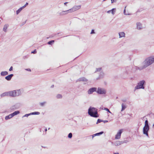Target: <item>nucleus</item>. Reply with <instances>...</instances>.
<instances>
[{
	"instance_id": "1",
	"label": "nucleus",
	"mask_w": 154,
	"mask_h": 154,
	"mask_svg": "<svg viewBox=\"0 0 154 154\" xmlns=\"http://www.w3.org/2000/svg\"><path fill=\"white\" fill-rule=\"evenodd\" d=\"M154 62V57H150L147 59H146L143 63V66L140 68L138 67V69L141 70L142 69H143L144 68H145L148 66H149L151 64H152L153 62Z\"/></svg>"
},
{
	"instance_id": "2",
	"label": "nucleus",
	"mask_w": 154,
	"mask_h": 154,
	"mask_svg": "<svg viewBox=\"0 0 154 154\" xmlns=\"http://www.w3.org/2000/svg\"><path fill=\"white\" fill-rule=\"evenodd\" d=\"M88 114L91 117L97 118L99 116L97 109L95 108L90 107L88 110Z\"/></svg>"
},
{
	"instance_id": "3",
	"label": "nucleus",
	"mask_w": 154,
	"mask_h": 154,
	"mask_svg": "<svg viewBox=\"0 0 154 154\" xmlns=\"http://www.w3.org/2000/svg\"><path fill=\"white\" fill-rule=\"evenodd\" d=\"M9 96L14 97L19 96L20 94V90H17L8 91Z\"/></svg>"
},
{
	"instance_id": "4",
	"label": "nucleus",
	"mask_w": 154,
	"mask_h": 154,
	"mask_svg": "<svg viewBox=\"0 0 154 154\" xmlns=\"http://www.w3.org/2000/svg\"><path fill=\"white\" fill-rule=\"evenodd\" d=\"M145 83V82L144 80H142L140 81L137 84V85L136 86L135 88V90L139 89H143L144 88L143 86L144 84Z\"/></svg>"
},
{
	"instance_id": "5",
	"label": "nucleus",
	"mask_w": 154,
	"mask_h": 154,
	"mask_svg": "<svg viewBox=\"0 0 154 154\" xmlns=\"http://www.w3.org/2000/svg\"><path fill=\"white\" fill-rule=\"evenodd\" d=\"M97 92L99 94H104L106 93V90L104 88L99 87Z\"/></svg>"
},
{
	"instance_id": "6",
	"label": "nucleus",
	"mask_w": 154,
	"mask_h": 154,
	"mask_svg": "<svg viewBox=\"0 0 154 154\" xmlns=\"http://www.w3.org/2000/svg\"><path fill=\"white\" fill-rule=\"evenodd\" d=\"M81 7V5L78 6L75 5L72 8L69 9L70 13L73 12L80 9Z\"/></svg>"
},
{
	"instance_id": "7",
	"label": "nucleus",
	"mask_w": 154,
	"mask_h": 154,
	"mask_svg": "<svg viewBox=\"0 0 154 154\" xmlns=\"http://www.w3.org/2000/svg\"><path fill=\"white\" fill-rule=\"evenodd\" d=\"M123 131V129H121L119 130L117 133L115 135V139L116 140L119 139L121 136V134Z\"/></svg>"
},
{
	"instance_id": "8",
	"label": "nucleus",
	"mask_w": 154,
	"mask_h": 154,
	"mask_svg": "<svg viewBox=\"0 0 154 154\" xmlns=\"http://www.w3.org/2000/svg\"><path fill=\"white\" fill-rule=\"evenodd\" d=\"M149 129V127H144L143 129V133L147 136H148V131Z\"/></svg>"
},
{
	"instance_id": "9",
	"label": "nucleus",
	"mask_w": 154,
	"mask_h": 154,
	"mask_svg": "<svg viewBox=\"0 0 154 154\" xmlns=\"http://www.w3.org/2000/svg\"><path fill=\"white\" fill-rule=\"evenodd\" d=\"M97 88L93 87L89 89L88 91V94H91L94 91H96L97 90Z\"/></svg>"
},
{
	"instance_id": "10",
	"label": "nucleus",
	"mask_w": 154,
	"mask_h": 154,
	"mask_svg": "<svg viewBox=\"0 0 154 154\" xmlns=\"http://www.w3.org/2000/svg\"><path fill=\"white\" fill-rule=\"evenodd\" d=\"M69 13H70L69 10H67L65 11H63L59 13L60 16H63Z\"/></svg>"
},
{
	"instance_id": "11",
	"label": "nucleus",
	"mask_w": 154,
	"mask_h": 154,
	"mask_svg": "<svg viewBox=\"0 0 154 154\" xmlns=\"http://www.w3.org/2000/svg\"><path fill=\"white\" fill-rule=\"evenodd\" d=\"M112 144L115 146H118L122 144V142L121 141H116L114 143L112 142Z\"/></svg>"
},
{
	"instance_id": "12",
	"label": "nucleus",
	"mask_w": 154,
	"mask_h": 154,
	"mask_svg": "<svg viewBox=\"0 0 154 154\" xmlns=\"http://www.w3.org/2000/svg\"><path fill=\"white\" fill-rule=\"evenodd\" d=\"M14 76V75L13 74H11L8 75L6 76L5 77V79L7 80V81H10L12 77Z\"/></svg>"
},
{
	"instance_id": "13",
	"label": "nucleus",
	"mask_w": 154,
	"mask_h": 154,
	"mask_svg": "<svg viewBox=\"0 0 154 154\" xmlns=\"http://www.w3.org/2000/svg\"><path fill=\"white\" fill-rule=\"evenodd\" d=\"M131 67L130 66H127L125 68V71H124L125 74H128V71L131 70Z\"/></svg>"
},
{
	"instance_id": "14",
	"label": "nucleus",
	"mask_w": 154,
	"mask_h": 154,
	"mask_svg": "<svg viewBox=\"0 0 154 154\" xmlns=\"http://www.w3.org/2000/svg\"><path fill=\"white\" fill-rule=\"evenodd\" d=\"M78 81L87 82L88 79L84 77H82L78 79Z\"/></svg>"
},
{
	"instance_id": "15",
	"label": "nucleus",
	"mask_w": 154,
	"mask_h": 154,
	"mask_svg": "<svg viewBox=\"0 0 154 154\" xmlns=\"http://www.w3.org/2000/svg\"><path fill=\"white\" fill-rule=\"evenodd\" d=\"M137 28L138 29H142V25L140 23H137Z\"/></svg>"
},
{
	"instance_id": "16",
	"label": "nucleus",
	"mask_w": 154,
	"mask_h": 154,
	"mask_svg": "<svg viewBox=\"0 0 154 154\" xmlns=\"http://www.w3.org/2000/svg\"><path fill=\"white\" fill-rule=\"evenodd\" d=\"M103 133V131H101L99 133H97L96 134H94L92 135V139H93L94 137L95 136H99L100 135L102 134Z\"/></svg>"
},
{
	"instance_id": "17",
	"label": "nucleus",
	"mask_w": 154,
	"mask_h": 154,
	"mask_svg": "<svg viewBox=\"0 0 154 154\" xmlns=\"http://www.w3.org/2000/svg\"><path fill=\"white\" fill-rule=\"evenodd\" d=\"M119 38L125 37V34L124 32H122L119 33Z\"/></svg>"
},
{
	"instance_id": "18",
	"label": "nucleus",
	"mask_w": 154,
	"mask_h": 154,
	"mask_svg": "<svg viewBox=\"0 0 154 154\" xmlns=\"http://www.w3.org/2000/svg\"><path fill=\"white\" fill-rule=\"evenodd\" d=\"M8 96H9L8 91L5 92L1 95V97Z\"/></svg>"
},
{
	"instance_id": "19",
	"label": "nucleus",
	"mask_w": 154,
	"mask_h": 154,
	"mask_svg": "<svg viewBox=\"0 0 154 154\" xmlns=\"http://www.w3.org/2000/svg\"><path fill=\"white\" fill-rule=\"evenodd\" d=\"M8 74V72L6 71L2 72L1 73V75L2 76H4Z\"/></svg>"
},
{
	"instance_id": "20",
	"label": "nucleus",
	"mask_w": 154,
	"mask_h": 154,
	"mask_svg": "<svg viewBox=\"0 0 154 154\" xmlns=\"http://www.w3.org/2000/svg\"><path fill=\"white\" fill-rule=\"evenodd\" d=\"M8 26H9V25H8V24H5L4 26L3 30V31L5 32H7V29L8 28Z\"/></svg>"
},
{
	"instance_id": "21",
	"label": "nucleus",
	"mask_w": 154,
	"mask_h": 154,
	"mask_svg": "<svg viewBox=\"0 0 154 154\" xmlns=\"http://www.w3.org/2000/svg\"><path fill=\"white\" fill-rule=\"evenodd\" d=\"M13 117V115H12V114H10L8 115V116H6L5 117V119L6 120H8V119L12 118Z\"/></svg>"
},
{
	"instance_id": "22",
	"label": "nucleus",
	"mask_w": 154,
	"mask_h": 154,
	"mask_svg": "<svg viewBox=\"0 0 154 154\" xmlns=\"http://www.w3.org/2000/svg\"><path fill=\"white\" fill-rule=\"evenodd\" d=\"M116 10V8H112L111 10L108 11L107 12V13L109 14L110 13H111L113 15L115 13L113 11Z\"/></svg>"
},
{
	"instance_id": "23",
	"label": "nucleus",
	"mask_w": 154,
	"mask_h": 154,
	"mask_svg": "<svg viewBox=\"0 0 154 154\" xmlns=\"http://www.w3.org/2000/svg\"><path fill=\"white\" fill-rule=\"evenodd\" d=\"M20 113V112L19 111H16L15 112H14L13 113H11L12 115H13V116L16 115L18 114H19Z\"/></svg>"
},
{
	"instance_id": "24",
	"label": "nucleus",
	"mask_w": 154,
	"mask_h": 154,
	"mask_svg": "<svg viewBox=\"0 0 154 154\" xmlns=\"http://www.w3.org/2000/svg\"><path fill=\"white\" fill-rule=\"evenodd\" d=\"M29 115H39L40 114V112H31L29 113Z\"/></svg>"
},
{
	"instance_id": "25",
	"label": "nucleus",
	"mask_w": 154,
	"mask_h": 154,
	"mask_svg": "<svg viewBox=\"0 0 154 154\" xmlns=\"http://www.w3.org/2000/svg\"><path fill=\"white\" fill-rule=\"evenodd\" d=\"M122 108L121 111H122L124 110L126 108V106L124 105V103H122Z\"/></svg>"
},
{
	"instance_id": "26",
	"label": "nucleus",
	"mask_w": 154,
	"mask_h": 154,
	"mask_svg": "<svg viewBox=\"0 0 154 154\" xmlns=\"http://www.w3.org/2000/svg\"><path fill=\"white\" fill-rule=\"evenodd\" d=\"M104 75V73L102 72H101L99 75V78L101 79L103 77Z\"/></svg>"
},
{
	"instance_id": "27",
	"label": "nucleus",
	"mask_w": 154,
	"mask_h": 154,
	"mask_svg": "<svg viewBox=\"0 0 154 154\" xmlns=\"http://www.w3.org/2000/svg\"><path fill=\"white\" fill-rule=\"evenodd\" d=\"M144 127H149L148 125V122L147 120H146L145 122V126Z\"/></svg>"
},
{
	"instance_id": "28",
	"label": "nucleus",
	"mask_w": 154,
	"mask_h": 154,
	"mask_svg": "<svg viewBox=\"0 0 154 154\" xmlns=\"http://www.w3.org/2000/svg\"><path fill=\"white\" fill-rule=\"evenodd\" d=\"M23 9L21 7L18 10L16 11V14H18Z\"/></svg>"
},
{
	"instance_id": "29",
	"label": "nucleus",
	"mask_w": 154,
	"mask_h": 154,
	"mask_svg": "<svg viewBox=\"0 0 154 154\" xmlns=\"http://www.w3.org/2000/svg\"><path fill=\"white\" fill-rule=\"evenodd\" d=\"M56 97L58 99H60L62 98V96L61 94H58L56 96Z\"/></svg>"
},
{
	"instance_id": "30",
	"label": "nucleus",
	"mask_w": 154,
	"mask_h": 154,
	"mask_svg": "<svg viewBox=\"0 0 154 154\" xmlns=\"http://www.w3.org/2000/svg\"><path fill=\"white\" fill-rule=\"evenodd\" d=\"M54 40H51V41H49L48 42V45H51L54 42Z\"/></svg>"
},
{
	"instance_id": "31",
	"label": "nucleus",
	"mask_w": 154,
	"mask_h": 154,
	"mask_svg": "<svg viewBox=\"0 0 154 154\" xmlns=\"http://www.w3.org/2000/svg\"><path fill=\"white\" fill-rule=\"evenodd\" d=\"M122 142V144L124 143H127L128 142V141L127 140H125L123 141H121Z\"/></svg>"
},
{
	"instance_id": "32",
	"label": "nucleus",
	"mask_w": 154,
	"mask_h": 154,
	"mask_svg": "<svg viewBox=\"0 0 154 154\" xmlns=\"http://www.w3.org/2000/svg\"><path fill=\"white\" fill-rule=\"evenodd\" d=\"M28 5V2H26L25 5H24V6H23L22 7H21L23 9L25 8Z\"/></svg>"
},
{
	"instance_id": "33",
	"label": "nucleus",
	"mask_w": 154,
	"mask_h": 154,
	"mask_svg": "<svg viewBox=\"0 0 154 154\" xmlns=\"http://www.w3.org/2000/svg\"><path fill=\"white\" fill-rule=\"evenodd\" d=\"M72 134L71 133H69L68 135V137L69 138H71L72 137Z\"/></svg>"
},
{
	"instance_id": "34",
	"label": "nucleus",
	"mask_w": 154,
	"mask_h": 154,
	"mask_svg": "<svg viewBox=\"0 0 154 154\" xmlns=\"http://www.w3.org/2000/svg\"><path fill=\"white\" fill-rule=\"evenodd\" d=\"M126 6H125V9H124V14L125 15H129L130 14H127L126 13V10H125V9H126Z\"/></svg>"
},
{
	"instance_id": "35",
	"label": "nucleus",
	"mask_w": 154,
	"mask_h": 154,
	"mask_svg": "<svg viewBox=\"0 0 154 154\" xmlns=\"http://www.w3.org/2000/svg\"><path fill=\"white\" fill-rule=\"evenodd\" d=\"M102 121H103V120H102L100 119H98L97 120L96 123H97V124L99 123L102 122Z\"/></svg>"
},
{
	"instance_id": "36",
	"label": "nucleus",
	"mask_w": 154,
	"mask_h": 154,
	"mask_svg": "<svg viewBox=\"0 0 154 154\" xmlns=\"http://www.w3.org/2000/svg\"><path fill=\"white\" fill-rule=\"evenodd\" d=\"M46 103V102H44L42 103H40V105L42 106H43Z\"/></svg>"
},
{
	"instance_id": "37",
	"label": "nucleus",
	"mask_w": 154,
	"mask_h": 154,
	"mask_svg": "<svg viewBox=\"0 0 154 154\" xmlns=\"http://www.w3.org/2000/svg\"><path fill=\"white\" fill-rule=\"evenodd\" d=\"M104 110H105L106 111H108L109 113H111V112L109 111V109H108V108H104Z\"/></svg>"
},
{
	"instance_id": "38",
	"label": "nucleus",
	"mask_w": 154,
	"mask_h": 154,
	"mask_svg": "<svg viewBox=\"0 0 154 154\" xmlns=\"http://www.w3.org/2000/svg\"><path fill=\"white\" fill-rule=\"evenodd\" d=\"M29 116H30L29 113V114H26L25 115H24L23 116V118L24 117H28Z\"/></svg>"
},
{
	"instance_id": "39",
	"label": "nucleus",
	"mask_w": 154,
	"mask_h": 154,
	"mask_svg": "<svg viewBox=\"0 0 154 154\" xmlns=\"http://www.w3.org/2000/svg\"><path fill=\"white\" fill-rule=\"evenodd\" d=\"M101 68H97L96 69V72L100 71L101 70Z\"/></svg>"
},
{
	"instance_id": "40",
	"label": "nucleus",
	"mask_w": 154,
	"mask_h": 154,
	"mask_svg": "<svg viewBox=\"0 0 154 154\" xmlns=\"http://www.w3.org/2000/svg\"><path fill=\"white\" fill-rule=\"evenodd\" d=\"M36 52H37L36 50L35 49L33 51H32L31 52V53L35 54H36Z\"/></svg>"
},
{
	"instance_id": "41",
	"label": "nucleus",
	"mask_w": 154,
	"mask_h": 154,
	"mask_svg": "<svg viewBox=\"0 0 154 154\" xmlns=\"http://www.w3.org/2000/svg\"><path fill=\"white\" fill-rule=\"evenodd\" d=\"M94 33H95L94 31V29H92L91 32V34H92Z\"/></svg>"
},
{
	"instance_id": "42",
	"label": "nucleus",
	"mask_w": 154,
	"mask_h": 154,
	"mask_svg": "<svg viewBox=\"0 0 154 154\" xmlns=\"http://www.w3.org/2000/svg\"><path fill=\"white\" fill-rule=\"evenodd\" d=\"M13 70V67L12 66H11L10 68L9 69V71H11Z\"/></svg>"
},
{
	"instance_id": "43",
	"label": "nucleus",
	"mask_w": 154,
	"mask_h": 154,
	"mask_svg": "<svg viewBox=\"0 0 154 154\" xmlns=\"http://www.w3.org/2000/svg\"><path fill=\"white\" fill-rule=\"evenodd\" d=\"M25 70L26 71H31V69H25Z\"/></svg>"
},
{
	"instance_id": "44",
	"label": "nucleus",
	"mask_w": 154,
	"mask_h": 154,
	"mask_svg": "<svg viewBox=\"0 0 154 154\" xmlns=\"http://www.w3.org/2000/svg\"><path fill=\"white\" fill-rule=\"evenodd\" d=\"M116 0H111L112 3L114 2H116Z\"/></svg>"
},
{
	"instance_id": "45",
	"label": "nucleus",
	"mask_w": 154,
	"mask_h": 154,
	"mask_svg": "<svg viewBox=\"0 0 154 154\" xmlns=\"http://www.w3.org/2000/svg\"><path fill=\"white\" fill-rule=\"evenodd\" d=\"M102 122H103L104 123H105L108 122V121L107 120H105V121L103 120V121H102Z\"/></svg>"
},
{
	"instance_id": "46",
	"label": "nucleus",
	"mask_w": 154,
	"mask_h": 154,
	"mask_svg": "<svg viewBox=\"0 0 154 154\" xmlns=\"http://www.w3.org/2000/svg\"><path fill=\"white\" fill-rule=\"evenodd\" d=\"M122 101L125 102L126 101V100L125 99H123V100H122Z\"/></svg>"
},
{
	"instance_id": "47",
	"label": "nucleus",
	"mask_w": 154,
	"mask_h": 154,
	"mask_svg": "<svg viewBox=\"0 0 154 154\" xmlns=\"http://www.w3.org/2000/svg\"><path fill=\"white\" fill-rule=\"evenodd\" d=\"M68 3V2H65V3H64V4L65 5H66L67 4V3Z\"/></svg>"
},
{
	"instance_id": "48",
	"label": "nucleus",
	"mask_w": 154,
	"mask_h": 154,
	"mask_svg": "<svg viewBox=\"0 0 154 154\" xmlns=\"http://www.w3.org/2000/svg\"><path fill=\"white\" fill-rule=\"evenodd\" d=\"M25 23H26V21H25V22H23V24H22V25H23Z\"/></svg>"
},
{
	"instance_id": "49",
	"label": "nucleus",
	"mask_w": 154,
	"mask_h": 154,
	"mask_svg": "<svg viewBox=\"0 0 154 154\" xmlns=\"http://www.w3.org/2000/svg\"><path fill=\"white\" fill-rule=\"evenodd\" d=\"M47 131V128H45V131Z\"/></svg>"
},
{
	"instance_id": "50",
	"label": "nucleus",
	"mask_w": 154,
	"mask_h": 154,
	"mask_svg": "<svg viewBox=\"0 0 154 154\" xmlns=\"http://www.w3.org/2000/svg\"><path fill=\"white\" fill-rule=\"evenodd\" d=\"M113 154H119V153H114Z\"/></svg>"
},
{
	"instance_id": "51",
	"label": "nucleus",
	"mask_w": 154,
	"mask_h": 154,
	"mask_svg": "<svg viewBox=\"0 0 154 154\" xmlns=\"http://www.w3.org/2000/svg\"><path fill=\"white\" fill-rule=\"evenodd\" d=\"M153 127L154 128V124L153 125Z\"/></svg>"
},
{
	"instance_id": "52",
	"label": "nucleus",
	"mask_w": 154,
	"mask_h": 154,
	"mask_svg": "<svg viewBox=\"0 0 154 154\" xmlns=\"http://www.w3.org/2000/svg\"><path fill=\"white\" fill-rule=\"evenodd\" d=\"M50 129V128H48V129Z\"/></svg>"
},
{
	"instance_id": "53",
	"label": "nucleus",
	"mask_w": 154,
	"mask_h": 154,
	"mask_svg": "<svg viewBox=\"0 0 154 154\" xmlns=\"http://www.w3.org/2000/svg\"><path fill=\"white\" fill-rule=\"evenodd\" d=\"M1 21V20H0V22Z\"/></svg>"
}]
</instances>
